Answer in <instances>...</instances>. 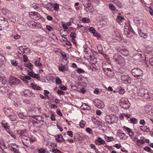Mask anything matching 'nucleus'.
Wrapping results in <instances>:
<instances>
[{"label": "nucleus", "mask_w": 153, "mask_h": 153, "mask_svg": "<svg viewBox=\"0 0 153 153\" xmlns=\"http://www.w3.org/2000/svg\"><path fill=\"white\" fill-rule=\"evenodd\" d=\"M138 33L140 37L144 38H147L148 36L147 33H143V32L140 29H138Z\"/></svg>", "instance_id": "19"}, {"label": "nucleus", "mask_w": 153, "mask_h": 153, "mask_svg": "<svg viewBox=\"0 0 153 153\" xmlns=\"http://www.w3.org/2000/svg\"><path fill=\"white\" fill-rule=\"evenodd\" d=\"M90 147L92 149H95V152H97L98 151V149H97L96 147V146L94 144H93V143H91L90 145Z\"/></svg>", "instance_id": "45"}, {"label": "nucleus", "mask_w": 153, "mask_h": 153, "mask_svg": "<svg viewBox=\"0 0 153 153\" xmlns=\"http://www.w3.org/2000/svg\"><path fill=\"white\" fill-rule=\"evenodd\" d=\"M104 146L105 149H108L109 150H112L114 149V148H113L112 146H110L107 145V143L106 144V145H105Z\"/></svg>", "instance_id": "43"}, {"label": "nucleus", "mask_w": 153, "mask_h": 153, "mask_svg": "<svg viewBox=\"0 0 153 153\" xmlns=\"http://www.w3.org/2000/svg\"><path fill=\"white\" fill-rule=\"evenodd\" d=\"M82 21L84 23H87L89 22L90 20L88 17H83V18H82Z\"/></svg>", "instance_id": "33"}, {"label": "nucleus", "mask_w": 153, "mask_h": 153, "mask_svg": "<svg viewBox=\"0 0 153 153\" xmlns=\"http://www.w3.org/2000/svg\"><path fill=\"white\" fill-rule=\"evenodd\" d=\"M97 48L99 50V53H100L101 54L103 55L104 53L102 51V47L101 46H99L97 47Z\"/></svg>", "instance_id": "51"}, {"label": "nucleus", "mask_w": 153, "mask_h": 153, "mask_svg": "<svg viewBox=\"0 0 153 153\" xmlns=\"http://www.w3.org/2000/svg\"><path fill=\"white\" fill-rule=\"evenodd\" d=\"M37 118L36 119V120H33L32 123L33 124L34 126L37 128L39 126V123L40 120H42V117L41 116H39L36 117Z\"/></svg>", "instance_id": "11"}, {"label": "nucleus", "mask_w": 153, "mask_h": 153, "mask_svg": "<svg viewBox=\"0 0 153 153\" xmlns=\"http://www.w3.org/2000/svg\"><path fill=\"white\" fill-rule=\"evenodd\" d=\"M144 149L145 150L149 152H151L152 151L151 149L148 146H145L144 147Z\"/></svg>", "instance_id": "48"}, {"label": "nucleus", "mask_w": 153, "mask_h": 153, "mask_svg": "<svg viewBox=\"0 0 153 153\" xmlns=\"http://www.w3.org/2000/svg\"><path fill=\"white\" fill-rule=\"evenodd\" d=\"M9 118L12 121H14L16 120L17 118V116L14 113H12V114H10L8 116Z\"/></svg>", "instance_id": "17"}, {"label": "nucleus", "mask_w": 153, "mask_h": 153, "mask_svg": "<svg viewBox=\"0 0 153 153\" xmlns=\"http://www.w3.org/2000/svg\"><path fill=\"white\" fill-rule=\"evenodd\" d=\"M131 116V115L130 114H126V113H123L122 115L121 116V117L120 119H122L124 118L123 116H125L127 118H130Z\"/></svg>", "instance_id": "39"}, {"label": "nucleus", "mask_w": 153, "mask_h": 153, "mask_svg": "<svg viewBox=\"0 0 153 153\" xmlns=\"http://www.w3.org/2000/svg\"><path fill=\"white\" fill-rule=\"evenodd\" d=\"M64 38L65 40H63V41L65 42V44L68 45L69 47V48H71L72 46V44L71 43L70 41H68V39L64 37Z\"/></svg>", "instance_id": "29"}, {"label": "nucleus", "mask_w": 153, "mask_h": 153, "mask_svg": "<svg viewBox=\"0 0 153 153\" xmlns=\"http://www.w3.org/2000/svg\"><path fill=\"white\" fill-rule=\"evenodd\" d=\"M29 90H26L23 92L25 96L27 97L28 96V94L29 93Z\"/></svg>", "instance_id": "61"}, {"label": "nucleus", "mask_w": 153, "mask_h": 153, "mask_svg": "<svg viewBox=\"0 0 153 153\" xmlns=\"http://www.w3.org/2000/svg\"><path fill=\"white\" fill-rule=\"evenodd\" d=\"M10 149L12 152H13L14 153H19V151L18 149H17L15 148L14 147L12 146H9Z\"/></svg>", "instance_id": "24"}, {"label": "nucleus", "mask_w": 153, "mask_h": 153, "mask_svg": "<svg viewBox=\"0 0 153 153\" xmlns=\"http://www.w3.org/2000/svg\"><path fill=\"white\" fill-rule=\"evenodd\" d=\"M131 73L135 78L138 79H142L143 75V71L138 68H133L131 70Z\"/></svg>", "instance_id": "1"}, {"label": "nucleus", "mask_w": 153, "mask_h": 153, "mask_svg": "<svg viewBox=\"0 0 153 153\" xmlns=\"http://www.w3.org/2000/svg\"><path fill=\"white\" fill-rule=\"evenodd\" d=\"M59 88L62 90L64 91H66L68 89L67 88L65 87V86L63 85H61V86H60V87H59Z\"/></svg>", "instance_id": "57"}, {"label": "nucleus", "mask_w": 153, "mask_h": 153, "mask_svg": "<svg viewBox=\"0 0 153 153\" xmlns=\"http://www.w3.org/2000/svg\"><path fill=\"white\" fill-rule=\"evenodd\" d=\"M105 139L106 141L107 142H110L114 140V137H108V136L105 134Z\"/></svg>", "instance_id": "23"}, {"label": "nucleus", "mask_w": 153, "mask_h": 153, "mask_svg": "<svg viewBox=\"0 0 153 153\" xmlns=\"http://www.w3.org/2000/svg\"><path fill=\"white\" fill-rule=\"evenodd\" d=\"M76 71L78 72L79 74H81V73H84L85 71L83 69H81V68H78V69L76 70Z\"/></svg>", "instance_id": "46"}, {"label": "nucleus", "mask_w": 153, "mask_h": 153, "mask_svg": "<svg viewBox=\"0 0 153 153\" xmlns=\"http://www.w3.org/2000/svg\"><path fill=\"white\" fill-rule=\"evenodd\" d=\"M110 9L112 11H114L116 9L115 7L113 4H109L108 5Z\"/></svg>", "instance_id": "47"}, {"label": "nucleus", "mask_w": 153, "mask_h": 153, "mask_svg": "<svg viewBox=\"0 0 153 153\" xmlns=\"http://www.w3.org/2000/svg\"><path fill=\"white\" fill-rule=\"evenodd\" d=\"M145 110L146 113H149V112L151 111L152 110L151 106H146L145 108Z\"/></svg>", "instance_id": "38"}, {"label": "nucleus", "mask_w": 153, "mask_h": 153, "mask_svg": "<svg viewBox=\"0 0 153 153\" xmlns=\"http://www.w3.org/2000/svg\"><path fill=\"white\" fill-rule=\"evenodd\" d=\"M113 59L119 65H122L125 62L124 58L119 54H114L113 56Z\"/></svg>", "instance_id": "3"}, {"label": "nucleus", "mask_w": 153, "mask_h": 153, "mask_svg": "<svg viewBox=\"0 0 153 153\" xmlns=\"http://www.w3.org/2000/svg\"><path fill=\"white\" fill-rule=\"evenodd\" d=\"M22 141L24 146L28 147L30 146V138H28L27 137H23Z\"/></svg>", "instance_id": "10"}, {"label": "nucleus", "mask_w": 153, "mask_h": 153, "mask_svg": "<svg viewBox=\"0 0 153 153\" xmlns=\"http://www.w3.org/2000/svg\"><path fill=\"white\" fill-rule=\"evenodd\" d=\"M57 93L59 95H64L65 94V92L62 91L61 90H58Z\"/></svg>", "instance_id": "63"}, {"label": "nucleus", "mask_w": 153, "mask_h": 153, "mask_svg": "<svg viewBox=\"0 0 153 153\" xmlns=\"http://www.w3.org/2000/svg\"><path fill=\"white\" fill-rule=\"evenodd\" d=\"M35 64L37 66L39 67V68H42L43 66L42 64L40 63L39 60H36L35 61Z\"/></svg>", "instance_id": "30"}, {"label": "nucleus", "mask_w": 153, "mask_h": 153, "mask_svg": "<svg viewBox=\"0 0 153 153\" xmlns=\"http://www.w3.org/2000/svg\"><path fill=\"white\" fill-rule=\"evenodd\" d=\"M50 151L54 153H62L60 150L57 149H53L51 150Z\"/></svg>", "instance_id": "36"}, {"label": "nucleus", "mask_w": 153, "mask_h": 153, "mask_svg": "<svg viewBox=\"0 0 153 153\" xmlns=\"http://www.w3.org/2000/svg\"><path fill=\"white\" fill-rule=\"evenodd\" d=\"M81 108L83 110H89L91 109V107L89 105H87L86 103H84L82 104L81 106Z\"/></svg>", "instance_id": "20"}, {"label": "nucleus", "mask_w": 153, "mask_h": 153, "mask_svg": "<svg viewBox=\"0 0 153 153\" xmlns=\"http://www.w3.org/2000/svg\"><path fill=\"white\" fill-rule=\"evenodd\" d=\"M93 104L98 108H102L104 106V102L100 99L95 100L93 102Z\"/></svg>", "instance_id": "6"}, {"label": "nucleus", "mask_w": 153, "mask_h": 153, "mask_svg": "<svg viewBox=\"0 0 153 153\" xmlns=\"http://www.w3.org/2000/svg\"><path fill=\"white\" fill-rule=\"evenodd\" d=\"M59 70L60 71H62L63 72L64 71H67L68 70V68H67L65 67V65H63V66H60L59 67Z\"/></svg>", "instance_id": "27"}, {"label": "nucleus", "mask_w": 153, "mask_h": 153, "mask_svg": "<svg viewBox=\"0 0 153 153\" xmlns=\"http://www.w3.org/2000/svg\"><path fill=\"white\" fill-rule=\"evenodd\" d=\"M18 115L19 117L21 118L22 119H23V118L25 117L22 112H20L18 113Z\"/></svg>", "instance_id": "56"}, {"label": "nucleus", "mask_w": 153, "mask_h": 153, "mask_svg": "<svg viewBox=\"0 0 153 153\" xmlns=\"http://www.w3.org/2000/svg\"><path fill=\"white\" fill-rule=\"evenodd\" d=\"M3 127L5 129H6L7 132L9 131V129L10 128V126H7V124H3Z\"/></svg>", "instance_id": "55"}, {"label": "nucleus", "mask_w": 153, "mask_h": 153, "mask_svg": "<svg viewBox=\"0 0 153 153\" xmlns=\"http://www.w3.org/2000/svg\"><path fill=\"white\" fill-rule=\"evenodd\" d=\"M149 63L152 66H153V57L150 58L149 60Z\"/></svg>", "instance_id": "60"}, {"label": "nucleus", "mask_w": 153, "mask_h": 153, "mask_svg": "<svg viewBox=\"0 0 153 153\" xmlns=\"http://www.w3.org/2000/svg\"><path fill=\"white\" fill-rule=\"evenodd\" d=\"M120 106L124 109H128L130 107V103L126 98H122L120 100Z\"/></svg>", "instance_id": "2"}, {"label": "nucleus", "mask_w": 153, "mask_h": 153, "mask_svg": "<svg viewBox=\"0 0 153 153\" xmlns=\"http://www.w3.org/2000/svg\"><path fill=\"white\" fill-rule=\"evenodd\" d=\"M93 121L95 124H96V125H100V122L99 121L97 120V119L94 118L93 119Z\"/></svg>", "instance_id": "49"}, {"label": "nucleus", "mask_w": 153, "mask_h": 153, "mask_svg": "<svg viewBox=\"0 0 153 153\" xmlns=\"http://www.w3.org/2000/svg\"><path fill=\"white\" fill-rule=\"evenodd\" d=\"M31 70L32 71L28 72V74L30 76V77H33L34 76V72H33L32 70Z\"/></svg>", "instance_id": "59"}, {"label": "nucleus", "mask_w": 153, "mask_h": 153, "mask_svg": "<svg viewBox=\"0 0 153 153\" xmlns=\"http://www.w3.org/2000/svg\"><path fill=\"white\" fill-rule=\"evenodd\" d=\"M21 83L20 80L15 77H10L9 83L11 86H16L18 84H20Z\"/></svg>", "instance_id": "5"}, {"label": "nucleus", "mask_w": 153, "mask_h": 153, "mask_svg": "<svg viewBox=\"0 0 153 153\" xmlns=\"http://www.w3.org/2000/svg\"><path fill=\"white\" fill-rule=\"evenodd\" d=\"M123 129L124 130L128 133L129 135L131 137L134 135V132L130 128H128L126 126H124L123 127Z\"/></svg>", "instance_id": "15"}, {"label": "nucleus", "mask_w": 153, "mask_h": 153, "mask_svg": "<svg viewBox=\"0 0 153 153\" xmlns=\"http://www.w3.org/2000/svg\"><path fill=\"white\" fill-rule=\"evenodd\" d=\"M111 1L113 2L115 4L119 7L121 8L122 7V4L118 0H110Z\"/></svg>", "instance_id": "21"}, {"label": "nucleus", "mask_w": 153, "mask_h": 153, "mask_svg": "<svg viewBox=\"0 0 153 153\" xmlns=\"http://www.w3.org/2000/svg\"><path fill=\"white\" fill-rule=\"evenodd\" d=\"M131 122L133 124H136L137 123V119L135 118H132L130 120Z\"/></svg>", "instance_id": "41"}, {"label": "nucleus", "mask_w": 153, "mask_h": 153, "mask_svg": "<svg viewBox=\"0 0 153 153\" xmlns=\"http://www.w3.org/2000/svg\"><path fill=\"white\" fill-rule=\"evenodd\" d=\"M125 21V19L124 17H122L120 16H118L116 19L117 22L119 23L120 24H122L121 23L124 22Z\"/></svg>", "instance_id": "16"}, {"label": "nucleus", "mask_w": 153, "mask_h": 153, "mask_svg": "<svg viewBox=\"0 0 153 153\" xmlns=\"http://www.w3.org/2000/svg\"><path fill=\"white\" fill-rule=\"evenodd\" d=\"M25 132V131L22 130H19L18 131V134H20L22 139L23 137H24L25 136L24 135Z\"/></svg>", "instance_id": "31"}, {"label": "nucleus", "mask_w": 153, "mask_h": 153, "mask_svg": "<svg viewBox=\"0 0 153 153\" xmlns=\"http://www.w3.org/2000/svg\"><path fill=\"white\" fill-rule=\"evenodd\" d=\"M105 119L106 122L111 124L117 122L118 118L115 115H107L106 116Z\"/></svg>", "instance_id": "4"}, {"label": "nucleus", "mask_w": 153, "mask_h": 153, "mask_svg": "<svg viewBox=\"0 0 153 153\" xmlns=\"http://www.w3.org/2000/svg\"><path fill=\"white\" fill-rule=\"evenodd\" d=\"M29 15L30 17L33 19H34L35 20L39 19L40 18V15L39 13L37 12H30L29 13Z\"/></svg>", "instance_id": "8"}, {"label": "nucleus", "mask_w": 153, "mask_h": 153, "mask_svg": "<svg viewBox=\"0 0 153 153\" xmlns=\"http://www.w3.org/2000/svg\"><path fill=\"white\" fill-rule=\"evenodd\" d=\"M46 29L49 31H50L53 30V27H51V26H50L47 25L46 26Z\"/></svg>", "instance_id": "58"}, {"label": "nucleus", "mask_w": 153, "mask_h": 153, "mask_svg": "<svg viewBox=\"0 0 153 153\" xmlns=\"http://www.w3.org/2000/svg\"><path fill=\"white\" fill-rule=\"evenodd\" d=\"M31 85L32 87H33V88L35 90H41L42 88L41 87H39V86H37V85L35 83H32L31 84Z\"/></svg>", "instance_id": "22"}, {"label": "nucleus", "mask_w": 153, "mask_h": 153, "mask_svg": "<svg viewBox=\"0 0 153 153\" xmlns=\"http://www.w3.org/2000/svg\"><path fill=\"white\" fill-rule=\"evenodd\" d=\"M53 7L54 10L58 11V9H59V4L56 3L54 4L53 5Z\"/></svg>", "instance_id": "37"}, {"label": "nucleus", "mask_w": 153, "mask_h": 153, "mask_svg": "<svg viewBox=\"0 0 153 153\" xmlns=\"http://www.w3.org/2000/svg\"><path fill=\"white\" fill-rule=\"evenodd\" d=\"M138 95L141 97H144L146 98H148L149 97L148 93H145L144 91L141 90L138 93Z\"/></svg>", "instance_id": "13"}, {"label": "nucleus", "mask_w": 153, "mask_h": 153, "mask_svg": "<svg viewBox=\"0 0 153 153\" xmlns=\"http://www.w3.org/2000/svg\"><path fill=\"white\" fill-rule=\"evenodd\" d=\"M113 146L114 147L116 148L117 149H120L122 148V146L120 143L114 144Z\"/></svg>", "instance_id": "44"}, {"label": "nucleus", "mask_w": 153, "mask_h": 153, "mask_svg": "<svg viewBox=\"0 0 153 153\" xmlns=\"http://www.w3.org/2000/svg\"><path fill=\"white\" fill-rule=\"evenodd\" d=\"M5 113L6 115H9L12 112H13V110L11 108H7L4 110Z\"/></svg>", "instance_id": "28"}, {"label": "nucleus", "mask_w": 153, "mask_h": 153, "mask_svg": "<svg viewBox=\"0 0 153 153\" xmlns=\"http://www.w3.org/2000/svg\"><path fill=\"white\" fill-rule=\"evenodd\" d=\"M14 94H15L13 93V92H11V93H10L8 94L9 98L11 100L13 99L15 97Z\"/></svg>", "instance_id": "35"}, {"label": "nucleus", "mask_w": 153, "mask_h": 153, "mask_svg": "<svg viewBox=\"0 0 153 153\" xmlns=\"http://www.w3.org/2000/svg\"><path fill=\"white\" fill-rule=\"evenodd\" d=\"M11 63L12 65L14 66H16L17 65L18 63L17 61L16 60H11Z\"/></svg>", "instance_id": "40"}, {"label": "nucleus", "mask_w": 153, "mask_h": 153, "mask_svg": "<svg viewBox=\"0 0 153 153\" xmlns=\"http://www.w3.org/2000/svg\"><path fill=\"white\" fill-rule=\"evenodd\" d=\"M25 67L29 68L31 70H32L33 68V64L31 63H26L25 64Z\"/></svg>", "instance_id": "34"}, {"label": "nucleus", "mask_w": 153, "mask_h": 153, "mask_svg": "<svg viewBox=\"0 0 153 153\" xmlns=\"http://www.w3.org/2000/svg\"><path fill=\"white\" fill-rule=\"evenodd\" d=\"M120 53H122L124 56H128L129 53V51L126 49L124 48L120 51Z\"/></svg>", "instance_id": "25"}, {"label": "nucleus", "mask_w": 153, "mask_h": 153, "mask_svg": "<svg viewBox=\"0 0 153 153\" xmlns=\"http://www.w3.org/2000/svg\"><path fill=\"white\" fill-rule=\"evenodd\" d=\"M87 132H88L89 134H92L93 133V131L91 128H87L86 129Z\"/></svg>", "instance_id": "52"}, {"label": "nucleus", "mask_w": 153, "mask_h": 153, "mask_svg": "<svg viewBox=\"0 0 153 153\" xmlns=\"http://www.w3.org/2000/svg\"><path fill=\"white\" fill-rule=\"evenodd\" d=\"M121 79L124 83L127 84L129 83V77L128 76L125 75H122L121 76Z\"/></svg>", "instance_id": "12"}, {"label": "nucleus", "mask_w": 153, "mask_h": 153, "mask_svg": "<svg viewBox=\"0 0 153 153\" xmlns=\"http://www.w3.org/2000/svg\"><path fill=\"white\" fill-rule=\"evenodd\" d=\"M77 35L74 32H71L70 35V37L71 39H75L76 38Z\"/></svg>", "instance_id": "42"}, {"label": "nucleus", "mask_w": 153, "mask_h": 153, "mask_svg": "<svg viewBox=\"0 0 153 153\" xmlns=\"http://www.w3.org/2000/svg\"><path fill=\"white\" fill-rule=\"evenodd\" d=\"M44 7L48 10L51 11V8L53 7V4L50 3L47 5H45Z\"/></svg>", "instance_id": "26"}, {"label": "nucleus", "mask_w": 153, "mask_h": 153, "mask_svg": "<svg viewBox=\"0 0 153 153\" xmlns=\"http://www.w3.org/2000/svg\"><path fill=\"white\" fill-rule=\"evenodd\" d=\"M140 130L145 132H148L150 131L149 128L148 126L143 125V126H140Z\"/></svg>", "instance_id": "18"}, {"label": "nucleus", "mask_w": 153, "mask_h": 153, "mask_svg": "<svg viewBox=\"0 0 153 153\" xmlns=\"http://www.w3.org/2000/svg\"><path fill=\"white\" fill-rule=\"evenodd\" d=\"M62 82L61 81V79L60 78L58 77H56V83L57 84H60L62 83Z\"/></svg>", "instance_id": "50"}, {"label": "nucleus", "mask_w": 153, "mask_h": 153, "mask_svg": "<svg viewBox=\"0 0 153 153\" xmlns=\"http://www.w3.org/2000/svg\"><path fill=\"white\" fill-rule=\"evenodd\" d=\"M55 140L57 142L59 143H61L63 141L65 140V139L63 138V136L61 134L56 136Z\"/></svg>", "instance_id": "14"}, {"label": "nucleus", "mask_w": 153, "mask_h": 153, "mask_svg": "<svg viewBox=\"0 0 153 153\" xmlns=\"http://www.w3.org/2000/svg\"><path fill=\"white\" fill-rule=\"evenodd\" d=\"M67 134L70 136L71 137H73V132L72 131H67Z\"/></svg>", "instance_id": "54"}, {"label": "nucleus", "mask_w": 153, "mask_h": 153, "mask_svg": "<svg viewBox=\"0 0 153 153\" xmlns=\"http://www.w3.org/2000/svg\"><path fill=\"white\" fill-rule=\"evenodd\" d=\"M117 136L120 137L121 140H126L128 138L127 136H126L125 133H124L123 131L122 130H119L118 131Z\"/></svg>", "instance_id": "9"}, {"label": "nucleus", "mask_w": 153, "mask_h": 153, "mask_svg": "<svg viewBox=\"0 0 153 153\" xmlns=\"http://www.w3.org/2000/svg\"><path fill=\"white\" fill-rule=\"evenodd\" d=\"M86 123L85 121L82 120L80 121L79 123V125L81 128H84Z\"/></svg>", "instance_id": "32"}, {"label": "nucleus", "mask_w": 153, "mask_h": 153, "mask_svg": "<svg viewBox=\"0 0 153 153\" xmlns=\"http://www.w3.org/2000/svg\"><path fill=\"white\" fill-rule=\"evenodd\" d=\"M149 12H150V14L151 15H153V10L151 7L150 6L149 7Z\"/></svg>", "instance_id": "62"}, {"label": "nucleus", "mask_w": 153, "mask_h": 153, "mask_svg": "<svg viewBox=\"0 0 153 153\" xmlns=\"http://www.w3.org/2000/svg\"><path fill=\"white\" fill-rule=\"evenodd\" d=\"M95 144L98 146H100L102 145L105 146L106 144V142L100 137H97L95 139Z\"/></svg>", "instance_id": "7"}, {"label": "nucleus", "mask_w": 153, "mask_h": 153, "mask_svg": "<svg viewBox=\"0 0 153 153\" xmlns=\"http://www.w3.org/2000/svg\"><path fill=\"white\" fill-rule=\"evenodd\" d=\"M34 78H36L37 79V80H40V77L39 76H38V74H35V73H34V74H33V77Z\"/></svg>", "instance_id": "53"}, {"label": "nucleus", "mask_w": 153, "mask_h": 153, "mask_svg": "<svg viewBox=\"0 0 153 153\" xmlns=\"http://www.w3.org/2000/svg\"><path fill=\"white\" fill-rule=\"evenodd\" d=\"M45 149H39L38 151V152L39 153H45Z\"/></svg>", "instance_id": "64"}]
</instances>
